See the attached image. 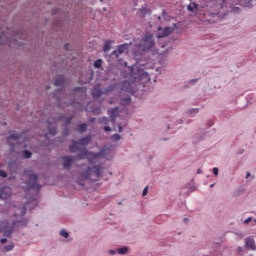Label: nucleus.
<instances>
[{"label": "nucleus", "instance_id": "nucleus-51", "mask_svg": "<svg viewBox=\"0 0 256 256\" xmlns=\"http://www.w3.org/2000/svg\"><path fill=\"white\" fill-rule=\"evenodd\" d=\"M104 131L106 132V133H109V132H111V127L110 126H104Z\"/></svg>", "mask_w": 256, "mask_h": 256}, {"label": "nucleus", "instance_id": "nucleus-38", "mask_svg": "<svg viewBox=\"0 0 256 256\" xmlns=\"http://www.w3.org/2000/svg\"><path fill=\"white\" fill-rule=\"evenodd\" d=\"M74 93H81V95H83V93H85V89L83 87H77L74 89Z\"/></svg>", "mask_w": 256, "mask_h": 256}, {"label": "nucleus", "instance_id": "nucleus-59", "mask_svg": "<svg viewBox=\"0 0 256 256\" xmlns=\"http://www.w3.org/2000/svg\"><path fill=\"white\" fill-rule=\"evenodd\" d=\"M0 243H2V245H5V243H7V239H6V238H2V239L0 240Z\"/></svg>", "mask_w": 256, "mask_h": 256}, {"label": "nucleus", "instance_id": "nucleus-9", "mask_svg": "<svg viewBox=\"0 0 256 256\" xmlns=\"http://www.w3.org/2000/svg\"><path fill=\"white\" fill-rule=\"evenodd\" d=\"M159 33L156 35V39H165V37H169L171 33H173V28L170 27H158Z\"/></svg>", "mask_w": 256, "mask_h": 256}, {"label": "nucleus", "instance_id": "nucleus-26", "mask_svg": "<svg viewBox=\"0 0 256 256\" xmlns=\"http://www.w3.org/2000/svg\"><path fill=\"white\" fill-rule=\"evenodd\" d=\"M205 139V133L202 136H199V134L194 135L193 143L197 144L199 141H203Z\"/></svg>", "mask_w": 256, "mask_h": 256}, {"label": "nucleus", "instance_id": "nucleus-25", "mask_svg": "<svg viewBox=\"0 0 256 256\" xmlns=\"http://www.w3.org/2000/svg\"><path fill=\"white\" fill-rule=\"evenodd\" d=\"M112 91H115V85L110 84L106 88H104L105 95H109V93H112Z\"/></svg>", "mask_w": 256, "mask_h": 256}, {"label": "nucleus", "instance_id": "nucleus-57", "mask_svg": "<svg viewBox=\"0 0 256 256\" xmlns=\"http://www.w3.org/2000/svg\"><path fill=\"white\" fill-rule=\"evenodd\" d=\"M77 105H78L77 111H83V105H81V103H77Z\"/></svg>", "mask_w": 256, "mask_h": 256}, {"label": "nucleus", "instance_id": "nucleus-4", "mask_svg": "<svg viewBox=\"0 0 256 256\" xmlns=\"http://www.w3.org/2000/svg\"><path fill=\"white\" fill-rule=\"evenodd\" d=\"M218 7L220 9L219 12L208 13V15L212 17H218V19H225L229 13H233V15H239V13H241V8L238 6H230L227 11H225L222 4H218Z\"/></svg>", "mask_w": 256, "mask_h": 256}, {"label": "nucleus", "instance_id": "nucleus-47", "mask_svg": "<svg viewBox=\"0 0 256 256\" xmlns=\"http://www.w3.org/2000/svg\"><path fill=\"white\" fill-rule=\"evenodd\" d=\"M119 65L122 67H127V62L123 61L122 59L118 60Z\"/></svg>", "mask_w": 256, "mask_h": 256}, {"label": "nucleus", "instance_id": "nucleus-23", "mask_svg": "<svg viewBox=\"0 0 256 256\" xmlns=\"http://www.w3.org/2000/svg\"><path fill=\"white\" fill-rule=\"evenodd\" d=\"M129 103H131V97L130 96L120 99V105H122L123 107L129 105Z\"/></svg>", "mask_w": 256, "mask_h": 256}, {"label": "nucleus", "instance_id": "nucleus-36", "mask_svg": "<svg viewBox=\"0 0 256 256\" xmlns=\"http://www.w3.org/2000/svg\"><path fill=\"white\" fill-rule=\"evenodd\" d=\"M189 115H197L199 113V108H192L188 110Z\"/></svg>", "mask_w": 256, "mask_h": 256}, {"label": "nucleus", "instance_id": "nucleus-42", "mask_svg": "<svg viewBox=\"0 0 256 256\" xmlns=\"http://www.w3.org/2000/svg\"><path fill=\"white\" fill-rule=\"evenodd\" d=\"M147 193H149V186H146V187L143 189L142 197H145V195H147Z\"/></svg>", "mask_w": 256, "mask_h": 256}, {"label": "nucleus", "instance_id": "nucleus-41", "mask_svg": "<svg viewBox=\"0 0 256 256\" xmlns=\"http://www.w3.org/2000/svg\"><path fill=\"white\" fill-rule=\"evenodd\" d=\"M15 247V245L13 244H9L7 246H5V251H12V249Z\"/></svg>", "mask_w": 256, "mask_h": 256}, {"label": "nucleus", "instance_id": "nucleus-31", "mask_svg": "<svg viewBox=\"0 0 256 256\" xmlns=\"http://www.w3.org/2000/svg\"><path fill=\"white\" fill-rule=\"evenodd\" d=\"M78 131L80 133H85V131H87V124H80V125H78Z\"/></svg>", "mask_w": 256, "mask_h": 256}, {"label": "nucleus", "instance_id": "nucleus-62", "mask_svg": "<svg viewBox=\"0 0 256 256\" xmlns=\"http://www.w3.org/2000/svg\"><path fill=\"white\" fill-rule=\"evenodd\" d=\"M201 173H203V170H202L201 168H198V169H197V174H198V175H201Z\"/></svg>", "mask_w": 256, "mask_h": 256}, {"label": "nucleus", "instance_id": "nucleus-16", "mask_svg": "<svg viewBox=\"0 0 256 256\" xmlns=\"http://www.w3.org/2000/svg\"><path fill=\"white\" fill-rule=\"evenodd\" d=\"M22 137H25V132H22L21 134H11L8 138L7 141L10 145V147H14V145L11 143V139L13 141H19V139H22Z\"/></svg>", "mask_w": 256, "mask_h": 256}, {"label": "nucleus", "instance_id": "nucleus-15", "mask_svg": "<svg viewBox=\"0 0 256 256\" xmlns=\"http://www.w3.org/2000/svg\"><path fill=\"white\" fill-rule=\"evenodd\" d=\"M63 159V167L64 169H69V167H71L73 165V163L75 162V158L71 157V156H64L62 157Z\"/></svg>", "mask_w": 256, "mask_h": 256}, {"label": "nucleus", "instance_id": "nucleus-50", "mask_svg": "<svg viewBox=\"0 0 256 256\" xmlns=\"http://www.w3.org/2000/svg\"><path fill=\"white\" fill-rule=\"evenodd\" d=\"M251 221H253L252 217H248L246 220H244L245 225L251 223Z\"/></svg>", "mask_w": 256, "mask_h": 256}, {"label": "nucleus", "instance_id": "nucleus-48", "mask_svg": "<svg viewBox=\"0 0 256 256\" xmlns=\"http://www.w3.org/2000/svg\"><path fill=\"white\" fill-rule=\"evenodd\" d=\"M102 63H103V60L101 58H98L97 59V69H99L101 67Z\"/></svg>", "mask_w": 256, "mask_h": 256}, {"label": "nucleus", "instance_id": "nucleus-22", "mask_svg": "<svg viewBox=\"0 0 256 256\" xmlns=\"http://www.w3.org/2000/svg\"><path fill=\"white\" fill-rule=\"evenodd\" d=\"M117 253L119 255H127V253H129V247L127 246H123L117 249Z\"/></svg>", "mask_w": 256, "mask_h": 256}, {"label": "nucleus", "instance_id": "nucleus-6", "mask_svg": "<svg viewBox=\"0 0 256 256\" xmlns=\"http://www.w3.org/2000/svg\"><path fill=\"white\" fill-rule=\"evenodd\" d=\"M107 175H113V172L109 171V164L99 162L97 165V177L104 181H109Z\"/></svg>", "mask_w": 256, "mask_h": 256}, {"label": "nucleus", "instance_id": "nucleus-32", "mask_svg": "<svg viewBox=\"0 0 256 256\" xmlns=\"http://www.w3.org/2000/svg\"><path fill=\"white\" fill-rule=\"evenodd\" d=\"M93 79V73L89 74V78L87 80H83L80 78V83L85 84V83H91V80Z\"/></svg>", "mask_w": 256, "mask_h": 256}, {"label": "nucleus", "instance_id": "nucleus-11", "mask_svg": "<svg viewBox=\"0 0 256 256\" xmlns=\"http://www.w3.org/2000/svg\"><path fill=\"white\" fill-rule=\"evenodd\" d=\"M97 175V166L94 167H87V170L85 172L81 173V177L84 179H89V177H91V175Z\"/></svg>", "mask_w": 256, "mask_h": 256}, {"label": "nucleus", "instance_id": "nucleus-29", "mask_svg": "<svg viewBox=\"0 0 256 256\" xmlns=\"http://www.w3.org/2000/svg\"><path fill=\"white\" fill-rule=\"evenodd\" d=\"M162 18H163L164 21H166V22H169V21H171V19H172V17H171L169 14H167V11H166V10H163V11H162Z\"/></svg>", "mask_w": 256, "mask_h": 256}, {"label": "nucleus", "instance_id": "nucleus-49", "mask_svg": "<svg viewBox=\"0 0 256 256\" xmlns=\"http://www.w3.org/2000/svg\"><path fill=\"white\" fill-rule=\"evenodd\" d=\"M72 120H73V116L66 118V120H65L66 125H69Z\"/></svg>", "mask_w": 256, "mask_h": 256}, {"label": "nucleus", "instance_id": "nucleus-24", "mask_svg": "<svg viewBox=\"0 0 256 256\" xmlns=\"http://www.w3.org/2000/svg\"><path fill=\"white\" fill-rule=\"evenodd\" d=\"M89 152L85 149L81 151V153L78 154L79 159H89Z\"/></svg>", "mask_w": 256, "mask_h": 256}, {"label": "nucleus", "instance_id": "nucleus-1", "mask_svg": "<svg viewBox=\"0 0 256 256\" xmlns=\"http://www.w3.org/2000/svg\"><path fill=\"white\" fill-rule=\"evenodd\" d=\"M134 57H139V55H144V53H149L155 47V38L153 34L147 32L141 37L139 43L134 45Z\"/></svg>", "mask_w": 256, "mask_h": 256}, {"label": "nucleus", "instance_id": "nucleus-37", "mask_svg": "<svg viewBox=\"0 0 256 256\" xmlns=\"http://www.w3.org/2000/svg\"><path fill=\"white\" fill-rule=\"evenodd\" d=\"M111 139H112V141H120L121 140V135H119V134H113L112 136H111Z\"/></svg>", "mask_w": 256, "mask_h": 256}, {"label": "nucleus", "instance_id": "nucleus-54", "mask_svg": "<svg viewBox=\"0 0 256 256\" xmlns=\"http://www.w3.org/2000/svg\"><path fill=\"white\" fill-rule=\"evenodd\" d=\"M101 95H103V91L97 88V97L99 98Z\"/></svg>", "mask_w": 256, "mask_h": 256}, {"label": "nucleus", "instance_id": "nucleus-14", "mask_svg": "<svg viewBox=\"0 0 256 256\" xmlns=\"http://www.w3.org/2000/svg\"><path fill=\"white\" fill-rule=\"evenodd\" d=\"M108 115L111 117L112 123H115L117 117H119V107L116 106L110 110H108Z\"/></svg>", "mask_w": 256, "mask_h": 256}, {"label": "nucleus", "instance_id": "nucleus-17", "mask_svg": "<svg viewBox=\"0 0 256 256\" xmlns=\"http://www.w3.org/2000/svg\"><path fill=\"white\" fill-rule=\"evenodd\" d=\"M245 247L248 249H251V251H255V240L252 237L245 238Z\"/></svg>", "mask_w": 256, "mask_h": 256}, {"label": "nucleus", "instance_id": "nucleus-39", "mask_svg": "<svg viewBox=\"0 0 256 256\" xmlns=\"http://www.w3.org/2000/svg\"><path fill=\"white\" fill-rule=\"evenodd\" d=\"M60 235H61V237H64L65 239H67V237H69V233L65 230H61Z\"/></svg>", "mask_w": 256, "mask_h": 256}, {"label": "nucleus", "instance_id": "nucleus-19", "mask_svg": "<svg viewBox=\"0 0 256 256\" xmlns=\"http://www.w3.org/2000/svg\"><path fill=\"white\" fill-rule=\"evenodd\" d=\"M55 87H65V76H59L54 82Z\"/></svg>", "mask_w": 256, "mask_h": 256}, {"label": "nucleus", "instance_id": "nucleus-2", "mask_svg": "<svg viewBox=\"0 0 256 256\" xmlns=\"http://www.w3.org/2000/svg\"><path fill=\"white\" fill-rule=\"evenodd\" d=\"M113 157H115V145L113 144H104L97 153L98 163L101 161V159L111 161Z\"/></svg>", "mask_w": 256, "mask_h": 256}, {"label": "nucleus", "instance_id": "nucleus-33", "mask_svg": "<svg viewBox=\"0 0 256 256\" xmlns=\"http://www.w3.org/2000/svg\"><path fill=\"white\" fill-rule=\"evenodd\" d=\"M31 155H33L31 153V151H29V150H24L23 151V157H25V159H31Z\"/></svg>", "mask_w": 256, "mask_h": 256}, {"label": "nucleus", "instance_id": "nucleus-7", "mask_svg": "<svg viewBox=\"0 0 256 256\" xmlns=\"http://www.w3.org/2000/svg\"><path fill=\"white\" fill-rule=\"evenodd\" d=\"M91 141V136H86L85 138H81L77 142H74L73 145L70 146V153H77L79 151V147H85V145H89Z\"/></svg>", "mask_w": 256, "mask_h": 256}, {"label": "nucleus", "instance_id": "nucleus-28", "mask_svg": "<svg viewBox=\"0 0 256 256\" xmlns=\"http://www.w3.org/2000/svg\"><path fill=\"white\" fill-rule=\"evenodd\" d=\"M186 189H188L186 195L189 196L193 191H197V186L186 185Z\"/></svg>", "mask_w": 256, "mask_h": 256}, {"label": "nucleus", "instance_id": "nucleus-12", "mask_svg": "<svg viewBox=\"0 0 256 256\" xmlns=\"http://www.w3.org/2000/svg\"><path fill=\"white\" fill-rule=\"evenodd\" d=\"M12 193L11 187H4L0 190V199H9Z\"/></svg>", "mask_w": 256, "mask_h": 256}, {"label": "nucleus", "instance_id": "nucleus-18", "mask_svg": "<svg viewBox=\"0 0 256 256\" xmlns=\"http://www.w3.org/2000/svg\"><path fill=\"white\" fill-rule=\"evenodd\" d=\"M135 57H137L136 62H137V65H139L140 67H145L147 63H149V57H147L146 59H143L141 54H138V56H135Z\"/></svg>", "mask_w": 256, "mask_h": 256}, {"label": "nucleus", "instance_id": "nucleus-13", "mask_svg": "<svg viewBox=\"0 0 256 256\" xmlns=\"http://www.w3.org/2000/svg\"><path fill=\"white\" fill-rule=\"evenodd\" d=\"M129 47H131V44L129 43H123L116 47L118 50L119 55H123L124 53L127 55L129 53Z\"/></svg>", "mask_w": 256, "mask_h": 256}, {"label": "nucleus", "instance_id": "nucleus-8", "mask_svg": "<svg viewBox=\"0 0 256 256\" xmlns=\"http://www.w3.org/2000/svg\"><path fill=\"white\" fill-rule=\"evenodd\" d=\"M144 68H135V67H131L130 68V73H131V77H133L135 79V81H141V79H143V77L145 75H148L147 73L143 72Z\"/></svg>", "mask_w": 256, "mask_h": 256}, {"label": "nucleus", "instance_id": "nucleus-61", "mask_svg": "<svg viewBox=\"0 0 256 256\" xmlns=\"http://www.w3.org/2000/svg\"><path fill=\"white\" fill-rule=\"evenodd\" d=\"M109 253H110V255H115V253H117V251L116 250H109Z\"/></svg>", "mask_w": 256, "mask_h": 256}, {"label": "nucleus", "instance_id": "nucleus-53", "mask_svg": "<svg viewBox=\"0 0 256 256\" xmlns=\"http://www.w3.org/2000/svg\"><path fill=\"white\" fill-rule=\"evenodd\" d=\"M206 125L207 127H211L212 125H215V122H213V120H209Z\"/></svg>", "mask_w": 256, "mask_h": 256}, {"label": "nucleus", "instance_id": "nucleus-52", "mask_svg": "<svg viewBox=\"0 0 256 256\" xmlns=\"http://www.w3.org/2000/svg\"><path fill=\"white\" fill-rule=\"evenodd\" d=\"M96 87H94L93 88V90H92V96L94 97V98H96L97 97V91H96Z\"/></svg>", "mask_w": 256, "mask_h": 256}, {"label": "nucleus", "instance_id": "nucleus-55", "mask_svg": "<svg viewBox=\"0 0 256 256\" xmlns=\"http://www.w3.org/2000/svg\"><path fill=\"white\" fill-rule=\"evenodd\" d=\"M169 51H171V48H167L166 50L162 51V55H168Z\"/></svg>", "mask_w": 256, "mask_h": 256}, {"label": "nucleus", "instance_id": "nucleus-46", "mask_svg": "<svg viewBox=\"0 0 256 256\" xmlns=\"http://www.w3.org/2000/svg\"><path fill=\"white\" fill-rule=\"evenodd\" d=\"M140 13L145 17L147 15V8H141Z\"/></svg>", "mask_w": 256, "mask_h": 256}, {"label": "nucleus", "instance_id": "nucleus-20", "mask_svg": "<svg viewBox=\"0 0 256 256\" xmlns=\"http://www.w3.org/2000/svg\"><path fill=\"white\" fill-rule=\"evenodd\" d=\"M113 43H115V41L113 40H106L103 46V51L104 53H109V51H111V45H113Z\"/></svg>", "mask_w": 256, "mask_h": 256}, {"label": "nucleus", "instance_id": "nucleus-34", "mask_svg": "<svg viewBox=\"0 0 256 256\" xmlns=\"http://www.w3.org/2000/svg\"><path fill=\"white\" fill-rule=\"evenodd\" d=\"M243 3H244V7H252L251 0H242V1H240L241 5H243Z\"/></svg>", "mask_w": 256, "mask_h": 256}, {"label": "nucleus", "instance_id": "nucleus-27", "mask_svg": "<svg viewBox=\"0 0 256 256\" xmlns=\"http://www.w3.org/2000/svg\"><path fill=\"white\" fill-rule=\"evenodd\" d=\"M48 133H50V135H57V128L56 127H50L51 126V121L48 120Z\"/></svg>", "mask_w": 256, "mask_h": 256}, {"label": "nucleus", "instance_id": "nucleus-35", "mask_svg": "<svg viewBox=\"0 0 256 256\" xmlns=\"http://www.w3.org/2000/svg\"><path fill=\"white\" fill-rule=\"evenodd\" d=\"M243 193H245V191H243V189H237V190L234 192L233 196H234V197H240V195H243Z\"/></svg>", "mask_w": 256, "mask_h": 256}, {"label": "nucleus", "instance_id": "nucleus-63", "mask_svg": "<svg viewBox=\"0 0 256 256\" xmlns=\"http://www.w3.org/2000/svg\"><path fill=\"white\" fill-rule=\"evenodd\" d=\"M3 37H5V34L0 35V43H3Z\"/></svg>", "mask_w": 256, "mask_h": 256}, {"label": "nucleus", "instance_id": "nucleus-30", "mask_svg": "<svg viewBox=\"0 0 256 256\" xmlns=\"http://www.w3.org/2000/svg\"><path fill=\"white\" fill-rule=\"evenodd\" d=\"M119 56H120V54H119V50H117V48L114 51H112L111 54H110V57L112 59H118Z\"/></svg>", "mask_w": 256, "mask_h": 256}, {"label": "nucleus", "instance_id": "nucleus-56", "mask_svg": "<svg viewBox=\"0 0 256 256\" xmlns=\"http://www.w3.org/2000/svg\"><path fill=\"white\" fill-rule=\"evenodd\" d=\"M170 29H172V32L175 31V29H177V24L173 23L172 26L169 27Z\"/></svg>", "mask_w": 256, "mask_h": 256}, {"label": "nucleus", "instance_id": "nucleus-58", "mask_svg": "<svg viewBox=\"0 0 256 256\" xmlns=\"http://www.w3.org/2000/svg\"><path fill=\"white\" fill-rule=\"evenodd\" d=\"M243 153H245V150L243 149H240L237 151V155H243Z\"/></svg>", "mask_w": 256, "mask_h": 256}, {"label": "nucleus", "instance_id": "nucleus-60", "mask_svg": "<svg viewBox=\"0 0 256 256\" xmlns=\"http://www.w3.org/2000/svg\"><path fill=\"white\" fill-rule=\"evenodd\" d=\"M118 131H119V133H123V126L118 125Z\"/></svg>", "mask_w": 256, "mask_h": 256}, {"label": "nucleus", "instance_id": "nucleus-5", "mask_svg": "<svg viewBox=\"0 0 256 256\" xmlns=\"http://www.w3.org/2000/svg\"><path fill=\"white\" fill-rule=\"evenodd\" d=\"M187 11H189V13H192L193 17H197V15L201 17V15H203L202 21H207L208 23H211V19H209V17H213L209 15V13L211 12L201 13V8H199V4L191 2L187 6Z\"/></svg>", "mask_w": 256, "mask_h": 256}, {"label": "nucleus", "instance_id": "nucleus-43", "mask_svg": "<svg viewBox=\"0 0 256 256\" xmlns=\"http://www.w3.org/2000/svg\"><path fill=\"white\" fill-rule=\"evenodd\" d=\"M0 177H2V179L7 178V172H5L4 170H0Z\"/></svg>", "mask_w": 256, "mask_h": 256}, {"label": "nucleus", "instance_id": "nucleus-10", "mask_svg": "<svg viewBox=\"0 0 256 256\" xmlns=\"http://www.w3.org/2000/svg\"><path fill=\"white\" fill-rule=\"evenodd\" d=\"M121 91H125V93H129L130 95H135V89H133V86L129 81H124L122 83Z\"/></svg>", "mask_w": 256, "mask_h": 256}, {"label": "nucleus", "instance_id": "nucleus-44", "mask_svg": "<svg viewBox=\"0 0 256 256\" xmlns=\"http://www.w3.org/2000/svg\"><path fill=\"white\" fill-rule=\"evenodd\" d=\"M197 81H199V78L192 79V80L188 81V85H195V83H197Z\"/></svg>", "mask_w": 256, "mask_h": 256}, {"label": "nucleus", "instance_id": "nucleus-21", "mask_svg": "<svg viewBox=\"0 0 256 256\" xmlns=\"http://www.w3.org/2000/svg\"><path fill=\"white\" fill-rule=\"evenodd\" d=\"M87 113H95L97 111V106L93 102H89L86 106Z\"/></svg>", "mask_w": 256, "mask_h": 256}, {"label": "nucleus", "instance_id": "nucleus-64", "mask_svg": "<svg viewBox=\"0 0 256 256\" xmlns=\"http://www.w3.org/2000/svg\"><path fill=\"white\" fill-rule=\"evenodd\" d=\"M183 221H184V223L187 224V223H189V218H184Z\"/></svg>", "mask_w": 256, "mask_h": 256}, {"label": "nucleus", "instance_id": "nucleus-40", "mask_svg": "<svg viewBox=\"0 0 256 256\" xmlns=\"http://www.w3.org/2000/svg\"><path fill=\"white\" fill-rule=\"evenodd\" d=\"M100 123H104V125H109V119H107V117H103V118L100 120Z\"/></svg>", "mask_w": 256, "mask_h": 256}, {"label": "nucleus", "instance_id": "nucleus-45", "mask_svg": "<svg viewBox=\"0 0 256 256\" xmlns=\"http://www.w3.org/2000/svg\"><path fill=\"white\" fill-rule=\"evenodd\" d=\"M213 175H215V177H217V175H219V168L214 167L212 170Z\"/></svg>", "mask_w": 256, "mask_h": 256}, {"label": "nucleus", "instance_id": "nucleus-3", "mask_svg": "<svg viewBox=\"0 0 256 256\" xmlns=\"http://www.w3.org/2000/svg\"><path fill=\"white\" fill-rule=\"evenodd\" d=\"M27 178L28 180L25 182L28 189H35V191H41V185L37 183L38 176L34 174L31 170H25L22 179Z\"/></svg>", "mask_w": 256, "mask_h": 256}]
</instances>
